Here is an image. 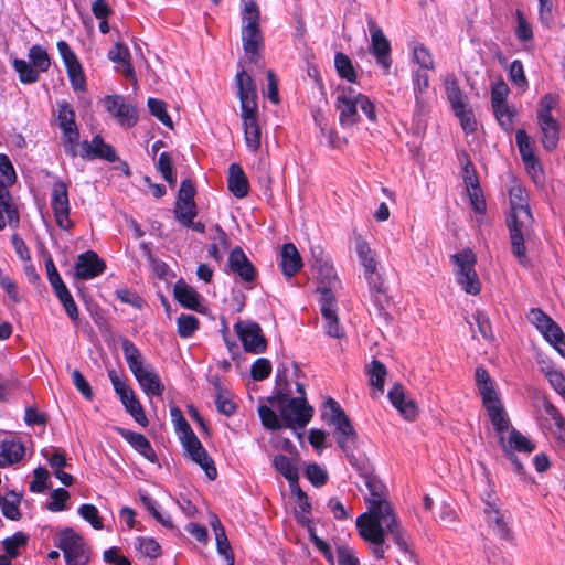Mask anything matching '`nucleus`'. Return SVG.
I'll use <instances>...</instances> for the list:
<instances>
[{"mask_svg": "<svg viewBox=\"0 0 565 565\" xmlns=\"http://www.w3.org/2000/svg\"><path fill=\"white\" fill-rule=\"evenodd\" d=\"M360 477L364 480V484L369 490V495L365 498L369 504V512L360 515L366 520H383L386 527L395 536H398L396 527L397 515L393 511L392 504L388 502V490L386 486L373 473V468L370 460L365 455H359V459H354L353 463ZM398 539V537H395Z\"/></svg>", "mask_w": 565, "mask_h": 565, "instance_id": "f257e3e1", "label": "nucleus"}, {"mask_svg": "<svg viewBox=\"0 0 565 565\" xmlns=\"http://www.w3.org/2000/svg\"><path fill=\"white\" fill-rule=\"evenodd\" d=\"M268 403L277 407L285 427L303 428L312 418L313 408L306 397H292L287 375V366L280 363L277 366L276 387Z\"/></svg>", "mask_w": 565, "mask_h": 565, "instance_id": "f03ea898", "label": "nucleus"}, {"mask_svg": "<svg viewBox=\"0 0 565 565\" xmlns=\"http://www.w3.org/2000/svg\"><path fill=\"white\" fill-rule=\"evenodd\" d=\"M510 212L507 215V226L511 243V252L522 266H527L526 246L523 231L525 228L524 218L530 217L529 194L525 188L513 184L509 189Z\"/></svg>", "mask_w": 565, "mask_h": 565, "instance_id": "7ed1b4c3", "label": "nucleus"}, {"mask_svg": "<svg viewBox=\"0 0 565 565\" xmlns=\"http://www.w3.org/2000/svg\"><path fill=\"white\" fill-rule=\"evenodd\" d=\"M356 527L359 530V534L361 537L372 543L374 546L372 548L374 557L377 559H382L385 556V536H390L394 543L398 546V548L406 555L409 556V558L414 557V553L411 550L407 541L404 536V529L402 527L398 520H396V527L398 531V539H395L396 536L390 532L386 527V523L383 520H366L363 518L356 519Z\"/></svg>", "mask_w": 565, "mask_h": 565, "instance_id": "20e7f679", "label": "nucleus"}, {"mask_svg": "<svg viewBox=\"0 0 565 565\" xmlns=\"http://www.w3.org/2000/svg\"><path fill=\"white\" fill-rule=\"evenodd\" d=\"M121 349L129 370L146 394L161 396L164 385L154 367L147 364L140 350L127 338L121 340Z\"/></svg>", "mask_w": 565, "mask_h": 565, "instance_id": "39448f33", "label": "nucleus"}, {"mask_svg": "<svg viewBox=\"0 0 565 565\" xmlns=\"http://www.w3.org/2000/svg\"><path fill=\"white\" fill-rule=\"evenodd\" d=\"M242 44L246 58L257 64L260 50L264 46V36L260 30V12L253 0H245L242 12Z\"/></svg>", "mask_w": 565, "mask_h": 565, "instance_id": "423d86ee", "label": "nucleus"}, {"mask_svg": "<svg viewBox=\"0 0 565 565\" xmlns=\"http://www.w3.org/2000/svg\"><path fill=\"white\" fill-rule=\"evenodd\" d=\"M335 108L339 111V121L343 128L353 127L360 121L358 108H360L371 121H376V113L373 103L367 96L360 93L351 95V92L341 90L335 99Z\"/></svg>", "mask_w": 565, "mask_h": 565, "instance_id": "0eeeda50", "label": "nucleus"}, {"mask_svg": "<svg viewBox=\"0 0 565 565\" xmlns=\"http://www.w3.org/2000/svg\"><path fill=\"white\" fill-rule=\"evenodd\" d=\"M75 110L67 102L57 104V122L62 131V146L66 154L75 158L79 148V130L75 121Z\"/></svg>", "mask_w": 565, "mask_h": 565, "instance_id": "6e6552de", "label": "nucleus"}, {"mask_svg": "<svg viewBox=\"0 0 565 565\" xmlns=\"http://www.w3.org/2000/svg\"><path fill=\"white\" fill-rule=\"evenodd\" d=\"M498 444L504 455L510 461L515 473L525 478L526 471L523 462L520 459V455H530V439L522 435L515 428L509 430V436H499Z\"/></svg>", "mask_w": 565, "mask_h": 565, "instance_id": "1a4fd4ad", "label": "nucleus"}, {"mask_svg": "<svg viewBox=\"0 0 565 565\" xmlns=\"http://www.w3.org/2000/svg\"><path fill=\"white\" fill-rule=\"evenodd\" d=\"M55 544L63 551L67 565H85L89 559L84 539L72 527L62 530L57 534Z\"/></svg>", "mask_w": 565, "mask_h": 565, "instance_id": "9d476101", "label": "nucleus"}, {"mask_svg": "<svg viewBox=\"0 0 565 565\" xmlns=\"http://www.w3.org/2000/svg\"><path fill=\"white\" fill-rule=\"evenodd\" d=\"M317 291L319 292L320 312L326 334L330 338L343 339L345 330L338 317V305L334 294L327 287H319Z\"/></svg>", "mask_w": 565, "mask_h": 565, "instance_id": "9b49d317", "label": "nucleus"}, {"mask_svg": "<svg viewBox=\"0 0 565 565\" xmlns=\"http://www.w3.org/2000/svg\"><path fill=\"white\" fill-rule=\"evenodd\" d=\"M532 324L543 339L565 358V333L556 321L540 308H532Z\"/></svg>", "mask_w": 565, "mask_h": 565, "instance_id": "f8f14e48", "label": "nucleus"}, {"mask_svg": "<svg viewBox=\"0 0 565 565\" xmlns=\"http://www.w3.org/2000/svg\"><path fill=\"white\" fill-rule=\"evenodd\" d=\"M327 420L334 425L337 444L345 454L349 462L353 463L354 459H359V456L354 454L358 434L351 420L347 415L340 416L339 418H327Z\"/></svg>", "mask_w": 565, "mask_h": 565, "instance_id": "ddd939ff", "label": "nucleus"}, {"mask_svg": "<svg viewBox=\"0 0 565 565\" xmlns=\"http://www.w3.org/2000/svg\"><path fill=\"white\" fill-rule=\"evenodd\" d=\"M51 206L57 226L65 231L72 228L74 224L70 220L68 191L67 184L64 181H56L53 184L51 193Z\"/></svg>", "mask_w": 565, "mask_h": 565, "instance_id": "4468645a", "label": "nucleus"}, {"mask_svg": "<svg viewBox=\"0 0 565 565\" xmlns=\"http://www.w3.org/2000/svg\"><path fill=\"white\" fill-rule=\"evenodd\" d=\"M180 440L191 460L204 470L210 480H215L217 477V470L214 461L209 456L196 435L191 434L189 437H180Z\"/></svg>", "mask_w": 565, "mask_h": 565, "instance_id": "2eb2a0df", "label": "nucleus"}, {"mask_svg": "<svg viewBox=\"0 0 565 565\" xmlns=\"http://www.w3.org/2000/svg\"><path fill=\"white\" fill-rule=\"evenodd\" d=\"M367 26L371 34L370 52L375 56L376 62L388 72L392 64L391 43L376 21L370 15H367Z\"/></svg>", "mask_w": 565, "mask_h": 565, "instance_id": "dca6fc26", "label": "nucleus"}, {"mask_svg": "<svg viewBox=\"0 0 565 565\" xmlns=\"http://www.w3.org/2000/svg\"><path fill=\"white\" fill-rule=\"evenodd\" d=\"M234 328L246 352L253 354L265 352L267 342L258 323L239 321L235 323Z\"/></svg>", "mask_w": 565, "mask_h": 565, "instance_id": "f3484780", "label": "nucleus"}, {"mask_svg": "<svg viewBox=\"0 0 565 565\" xmlns=\"http://www.w3.org/2000/svg\"><path fill=\"white\" fill-rule=\"evenodd\" d=\"M105 262L94 250H87L77 256L74 266V277L78 280H89L104 273Z\"/></svg>", "mask_w": 565, "mask_h": 565, "instance_id": "a211bd4d", "label": "nucleus"}, {"mask_svg": "<svg viewBox=\"0 0 565 565\" xmlns=\"http://www.w3.org/2000/svg\"><path fill=\"white\" fill-rule=\"evenodd\" d=\"M104 106L117 121L124 127H132L137 122L136 109L132 105L126 103L120 95H107L104 97Z\"/></svg>", "mask_w": 565, "mask_h": 565, "instance_id": "6ab92c4d", "label": "nucleus"}, {"mask_svg": "<svg viewBox=\"0 0 565 565\" xmlns=\"http://www.w3.org/2000/svg\"><path fill=\"white\" fill-rule=\"evenodd\" d=\"M235 82L237 86V95L241 103V111H249L258 109V96L256 85L244 68L236 73Z\"/></svg>", "mask_w": 565, "mask_h": 565, "instance_id": "aec40b11", "label": "nucleus"}, {"mask_svg": "<svg viewBox=\"0 0 565 565\" xmlns=\"http://www.w3.org/2000/svg\"><path fill=\"white\" fill-rule=\"evenodd\" d=\"M81 151L77 156H81L85 160L104 159L108 162H115L118 160L116 150L106 143L99 135H96L92 141L79 142Z\"/></svg>", "mask_w": 565, "mask_h": 565, "instance_id": "412c9836", "label": "nucleus"}, {"mask_svg": "<svg viewBox=\"0 0 565 565\" xmlns=\"http://www.w3.org/2000/svg\"><path fill=\"white\" fill-rule=\"evenodd\" d=\"M497 501L498 498L494 497L492 490L487 493V497L483 499L486 519L489 526H491L499 536L508 539V523L504 519V514L498 508Z\"/></svg>", "mask_w": 565, "mask_h": 565, "instance_id": "4be33fe9", "label": "nucleus"}, {"mask_svg": "<svg viewBox=\"0 0 565 565\" xmlns=\"http://www.w3.org/2000/svg\"><path fill=\"white\" fill-rule=\"evenodd\" d=\"M228 266L244 282L252 284L257 270L241 247H235L228 257Z\"/></svg>", "mask_w": 565, "mask_h": 565, "instance_id": "5701e85b", "label": "nucleus"}, {"mask_svg": "<svg viewBox=\"0 0 565 565\" xmlns=\"http://www.w3.org/2000/svg\"><path fill=\"white\" fill-rule=\"evenodd\" d=\"M241 117L243 120L244 138L246 146L250 151L256 152L259 150L262 145V132L258 122V109L241 111Z\"/></svg>", "mask_w": 565, "mask_h": 565, "instance_id": "b1692460", "label": "nucleus"}, {"mask_svg": "<svg viewBox=\"0 0 565 565\" xmlns=\"http://www.w3.org/2000/svg\"><path fill=\"white\" fill-rule=\"evenodd\" d=\"M388 398L392 405L407 420H414L417 417V405L413 399L406 396L404 387L395 384L388 392Z\"/></svg>", "mask_w": 565, "mask_h": 565, "instance_id": "393cba45", "label": "nucleus"}, {"mask_svg": "<svg viewBox=\"0 0 565 565\" xmlns=\"http://www.w3.org/2000/svg\"><path fill=\"white\" fill-rule=\"evenodd\" d=\"M19 221V213L12 203L10 192L4 182L0 180V231H2L7 224L17 227Z\"/></svg>", "mask_w": 565, "mask_h": 565, "instance_id": "a878e982", "label": "nucleus"}, {"mask_svg": "<svg viewBox=\"0 0 565 565\" xmlns=\"http://www.w3.org/2000/svg\"><path fill=\"white\" fill-rule=\"evenodd\" d=\"M413 90L415 95V110L418 115L426 113L428 106L427 89L429 76L425 71L417 70L412 74Z\"/></svg>", "mask_w": 565, "mask_h": 565, "instance_id": "bb28decb", "label": "nucleus"}, {"mask_svg": "<svg viewBox=\"0 0 565 565\" xmlns=\"http://www.w3.org/2000/svg\"><path fill=\"white\" fill-rule=\"evenodd\" d=\"M118 433L147 460L153 463L158 461L157 454L145 435L125 428H119Z\"/></svg>", "mask_w": 565, "mask_h": 565, "instance_id": "cd10ccee", "label": "nucleus"}, {"mask_svg": "<svg viewBox=\"0 0 565 565\" xmlns=\"http://www.w3.org/2000/svg\"><path fill=\"white\" fill-rule=\"evenodd\" d=\"M355 250L364 268L365 278L371 280L380 276L376 273L377 262L375 255L369 243L361 235L355 236Z\"/></svg>", "mask_w": 565, "mask_h": 565, "instance_id": "c85d7f7f", "label": "nucleus"}, {"mask_svg": "<svg viewBox=\"0 0 565 565\" xmlns=\"http://www.w3.org/2000/svg\"><path fill=\"white\" fill-rule=\"evenodd\" d=\"M107 57L117 64V68L128 78H135V70L131 65L130 52L122 42H116L114 47L108 51Z\"/></svg>", "mask_w": 565, "mask_h": 565, "instance_id": "c756f323", "label": "nucleus"}, {"mask_svg": "<svg viewBox=\"0 0 565 565\" xmlns=\"http://www.w3.org/2000/svg\"><path fill=\"white\" fill-rule=\"evenodd\" d=\"M280 256H281L280 266H281V270L285 276L292 277L302 267L301 256L294 244H291V243L284 244L282 248H281Z\"/></svg>", "mask_w": 565, "mask_h": 565, "instance_id": "7c9ffc66", "label": "nucleus"}, {"mask_svg": "<svg viewBox=\"0 0 565 565\" xmlns=\"http://www.w3.org/2000/svg\"><path fill=\"white\" fill-rule=\"evenodd\" d=\"M227 188L238 199L248 194V180L238 163H232L228 168Z\"/></svg>", "mask_w": 565, "mask_h": 565, "instance_id": "2f4dec72", "label": "nucleus"}, {"mask_svg": "<svg viewBox=\"0 0 565 565\" xmlns=\"http://www.w3.org/2000/svg\"><path fill=\"white\" fill-rule=\"evenodd\" d=\"M125 409L134 417V419L141 426L148 425V418L145 415L140 402L137 399L132 388L129 386L118 394Z\"/></svg>", "mask_w": 565, "mask_h": 565, "instance_id": "473e14b6", "label": "nucleus"}, {"mask_svg": "<svg viewBox=\"0 0 565 565\" xmlns=\"http://www.w3.org/2000/svg\"><path fill=\"white\" fill-rule=\"evenodd\" d=\"M211 526L215 534L217 552L224 556L227 565H234V554L231 544L227 540L225 529L216 515H213Z\"/></svg>", "mask_w": 565, "mask_h": 565, "instance_id": "72a5a7b5", "label": "nucleus"}, {"mask_svg": "<svg viewBox=\"0 0 565 565\" xmlns=\"http://www.w3.org/2000/svg\"><path fill=\"white\" fill-rule=\"evenodd\" d=\"M371 290V297L373 303L377 310V316L386 318V307L390 302V298L386 294V289L384 287V281L381 276H376V278L367 280Z\"/></svg>", "mask_w": 565, "mask_h": 565, "instance_id": "f704fd0d", "label": "nucleus"}, {"mask_svg": "<svg viewBox=\"0 0 565 565\" xmlns=\"http://www.w3.org/2000/svg\"><path fill=\"white\" fill-rule=\"evenodd\" d=\"M541 131V141L547 151L556 149L559 140V124L554 119L537 121Z\"/></svg>", "mask_w": 565, "mask_h": 565, "instance_id": "c9c22d12", "label": "nucleus"}, {"mask_svg": "<svg viewBox=\"0 0 565 565\" xmlns=\"http://www.w3.org/2000/svg\"><path fill=\"white\" fill-rule=\"evenodd\" d=\"M486 411L498 437L510 430L511 422L502 402L486 407Z\"/></svg>", "mask_w": 565, "mask_h": 565, "instance_id": "e433bc0d", "label": "nucleus"}, {"mask_svg": "<svg viewBox=\"0 0 565 565\" xmlns=\"http://www.w3.org/2000/svg\"><path fill=\"white\" fill-rule=\"evenodd\" d=\"M173 294L174 298L185 308L196 310L200 306L199 294L182 280L175 282Z\"/></svg>", "mask_w": 565, "mask_h": 565, "instance_id": "4c0bfd02", "label": "nucleus"}, {"mask_svg": "<svg viewBox=\"0 0 565 565\" xmlns=\"http://www.w3.org/2000/svg\"><path fill=\"white\" fill-rule=\"evenodd\" d=\"M315 268L319 279L318 288L327 287L330 289V291H332V288H335L339 285L334 268L328 260L317 259L315 263Z\"/></svg>", "mask_w": 565, "mask_h": 565, "instance_id": "58836bf2", "label": "nucleus"}, {"mask_svg": "<svg viewBox=\"0 0 565 565\" xmlns=\"http://www.w3.org/2000/svg\"><path fill=\"white\" fill-rule=\"evenodd\" d=\"M215 235L211 237L212 244L209 246V256L221 263L223 259V252L230 247V238L227 234L221 228L220 225H215Z\"/></svg>", "mask_w": 565, "mask_h": 565, "instance_id": "ea45409f", "label": "nucleus"}, {"mask_svg": "<svg viewBox=\"0 0 565 565\" xmlns=\"http://www.w3.org/2000/svg\"><path fill=\"white\" fill-rule=\"evenodd\" d=\"M451 260L456 266V279L458 276H463L466 274H470V271L476 270V255L469 248L451 255Z\"/></svg>", "mask_w": 565, "mask_h": 565, "instance_id": "a19ab883", "label": "nucleus"}, {"mask_svg": "<svg viewBox=\"0 0 565 565\" xmlns=\"http://www.w3.org/2000/svg\"><path fill=\"white\" fill-rule=\"evenodd\" d=\"M274 466L278 472H280L289 482L290 488L297 486L298 482V469L291 462V460L285 455H277L274 458Z\"/></svg>", "mask_w": 565, "mask_h": 565, "instance_id": "79ce46f5", "label": "nucleus"}, {"mask_svg": "<svg viewBox=\"0 0 565 565\" xmlns=\"http://www.w3.org/2000/svg\"><path fill=\"white\" fill-rule=\"evenodd\" d=\"M21 498L14 492H10L4 497H0V508L2 514L13 521L21 519V512L19 509Z\"/></svg>", "mask_w": 565, "mask_h": 565, "instance_id": "37998d69", "label": "nucleus"}, {"mask_svg": "<svg viewBox=\"0 0 565 565\" xmlns=\"http://www.w3.org/2000/svg\"><path fill=\"white\" fill-rule=\"evenodd\" d=\"M13 67L19 74V79L24 84L35 83L40 78V71L30 62L21 58H14Z\"/></svg>", "mask_w": 565, "mask_h": 565, "instance_id": "c03bdc74", "label": "nucleus"}, {"mask_svg": "<svg viewBox=\"0 0 565 565\" xmlns=\"http://www.w3.org/2000/svg\"><path fill=\"white\" fill-rule=\"evenodd\" d=\"M444 87L451 108L459 107L463 103L462 92L459 87L458 79L454 74H448L444 78Z\"/></svg>", "mask_w": 565, "mask_h": 565, "instance_id": "a18cd8bd", "label": "nucleus"}, {"mask_svg": "<svg viewBox=\"0 0 565 565\" xmlns=\"http://www.w3.org/2000/svg\"><path fill=\"white\" fill-rule=\"evenodd\" d=\"M559 103V96L554 93L544 95L537 105V121L554 119L552 110H554Z\"/></svg>", "mask_w": 565, "mask_h": 565, "instance_id": "49530a36", "label": "nucleus"}, {"mask_svg": "<svg viewBox=\"0 0 565 565\" xmlns=\"http://www.w3.org/2000/svg\"><path fill=\"white\" fill-rule=\"evenodd\" d=\"M53 290H54L56 297L58 298V300L61 301V303L63 305L67 316L73 321H77L78 320V309H77V306H76L70 290L65 286V284L58 286L57 288H54Z\"/></svg>", "mask_w": 565, "mask_h": 565, "instance_id": "de8ad7c7", "label": "nucleus"}, {"mask_svg": "<svg viewBox=\"0 0 565 565\" xmlns=\"http://www.w3.org/2000/svg\"><path fill=\"white\" fill-rule=\"evenodd\" d=\"M29 536L23 532H17L12 536L6 537L2 542L3 551L9 557H17L20 548L25 547Z\"/></svg>", "mask_w": 565, "mask_h": 565, "instance_id": "09e8293b", "label": "nucleus"}, {"mask_svg": "<svg viewBox=\"0 0 565 565\" xmlns=\"http://www.w3.org/2000/svg\"><path fill=\"white\" fill-rule=\"evenodd\" d=\"M174 217L181 224H191L192 220L196 216V205L194 201H179L175 202Z\"/></svg>", "mask_w": 565, "mask_h": 565, "instance_id": "8fccbe9b", "label": "nucleus"}, {"mask_svg": "<svg viewBox=\"0 0 565 565\" xmlns=\"http://www.w3.org/2000/svg\"><path fill=\"white\" fill-rule=\"evenodd\" d=\"M148 108L152 116H154L161 124L168 128H173V122L169 114L167 113V104L158 98H148Z\"/></svg>", "mask_w": 565, "mask_h": 565, "instance_id": "3c124183", "label": "nucleus"}, {"mask_svg": "<svg viewBox=\"0 0 565 565\" xmlns=\"http://www.w3.org/2000/svg\"><path fill=\"white\" fill-rule=\"evenodd\" d=\"M334 65H335L338 74L342 78H344L351 83L356 82V74H355L354 67L352 65V62L344 53L339 52L335 54Z\"/></svg>", "mask_w": 565, "mask_h": 565, "instance_id": "603ef678", "label": "nucleus"}, {"mask_svg": "<svg viewBox=\"0 0 565 565\" xmlns=\"http://www.w3.org/2000/svg\"><path fill=\"white\" fill-rule=\"evenodd\" d=\"M413 60L422 71H434L435 62L429 50L424 44H415L413 47Z\"/></svg>", "mask_w": 565, "mask_h": 565, "instance_id": "864d4df0", "label": "nucleus"}, {"mask_svg": "<svg viewBox=\"0 0 565 565\" xmlns=\"http://www.w3.org/2000/svg\"><path fill=\"white\" fill-rule=\"evenodd\" d=\"M29 62L36 67L40 73H44L51 65L50 56L44 47L41 45H33L29 50Z\"/></svg>", "mask_w": 565, "mask_h": 565, "instance_id": "5fc2aeb1", "label": "nucleus"}, {"mask_svg": "<svg viewBox=\"0 0 565 565\" xmlns=\"http://www.w3.org/2000/svg\"><path fill=\"white\" fill-rule=\"evenodd\" d=\"M258 415L262 424L270 430H279L285 427L284 422L279 419L278 415L268 406L262 405L258 407Z\"/></svg>", "mask_w": 565, "mask_h": 565, "instance_id": "6e6d98bb", "label": "nucleus"}, {"mask_svg": "<svg viewBox=\"0 0 565 565\" xmlns=\"http://www.w3.org/2000/svg\"><path fill=\"white\" fill-rule=\"evenodd\" d=\"M217 388V395L215 398V404L218 413L231 416L236 412V404L232 401L230 397V393L222 390L220 385H216Z\"/></svg>", "mask_w": 565, "mask_h": 565, "instance_id": "4d7b16f0", "label": "nucleus"}, {"mask_svg": "<svg viewBox=\"0 0 565 565\" xmlns=\"http://www.w3.org/2000/svg\"><path fill=\"white\" fill-rule=\"evenodd\" d=\"M136 548L143 555L150 558H157L161 555L160 544L151 537H138Z\"/></svg>", "mask_w": 565, "mask_h": 565, "instance_id": "13d9d810", "label": "nucleus"}, {"mask_svg": "<svg viewBox=\"0 0 565 565\" xmlns=\"http://www.w3.org/2000/svg\"><path fill=\"white\" fill-rule=\"evenodd\" d=\"M455 115L460 119L461 127L466 134L473 132L477 127V121L473 117L471 109L466 107V104L460 105L458 108H452Z\"/></svg>", "mask_w": 565, "mask_h": 565, "instance_id": "bf43d9fd", "label": "nucleus"}, {"mask_svg": "<svg viewBox=\"0 0 565 565\" xmlns=\"http://www.w3.org/2000/svg\"><path fill=\"white\" fill-rule=\"evenodd\" d=\"M199 328V320L192 315L182 313L178 318V333L181 338H190Z\"/></svg>", "mask_w": 565, "mask_h": 565, "instance_id": "052dcab7", "label": "nucleus"}, {"mask_svg": "<svg viewBox=\"0 0 565 565\" xmlns=\"http://www.w3.org/2000/svg\"><path fill=\"white\" fill-rule=\"evenodd\" d=\"M492 109L501 127L507 131L511 130L516 115L515 110L510 108L507 103H501L499 107Z\"/></svg>", "mask_w": 565, "mask_h": 565, "instance_id": "680f3d73", "label": "nucleus"}, {"mask_svg": "<svg viewBox=\"0 0 565 565\" xmlns=\"http://www.w3.org/2000/svg\"><path fill=\"white\" fill-rule=\"evenodd\" d=\"M1 450L12 460V463L20 461L25 451L23 444L14 438L4 440Z\"/></svg>", "mask_w": 565, "mask_h": 565, "instance_id": "e2e57ef3", "label": "nucleus"}, {"mask_svg": "<svg viewBox=\"0 0 565 565\" xmlns=\"http://www.w3.org/2000/svg\"><path fill=\"white\" fill-rule=\"evenodd\" d=\"M72 87L75 90H84L86 81L79 62L65 66Z\"/></svg>", "mask_w": 565, "mask_h": 565, "instance_id": "0e129e2a", "label": "nucleus"}, {"mask_svg": "<svg viewBox=\"0 0 565 565\" xmlns=\"http://www.w3.org/2000/svg\"><path fill=\"white\" fill-rule=\"evenodd\" d=\"M457 282L470 295H478L481 290V282L476 270L463 276H458Z\"/></svg>", "mask_w": 565, "mask_h": 565, "instance_id": "69168bd1", "label": "nucleus"}, {"mask_svg": "<svg viewBox=\"0 0 565 565\" xmlns=\"http://www.w3.org/2000/svg\"><path fill=\"white\" fill-rule=\"evenodd\" d=\"M385 375H386L385 365L377 360L372 361L371 369H370L371 385L382 392L383 387H384Z\"/></svg>", "mask_w": 565, "mask_h": 565, "instance_id": "338daca9", "label": "nucleus"}, {"mask_svg": "<svg viewBox=\"0 0 565 565\" xmlns=\"http://www.w3.org/2000/svg\"><path fill=\"white\" fill-rule=\"evenodd\" d=\"M78 513L84 520L89 522L95 530L103 529V521L95 505L88 503L82 504L81 508L78 509Z\"/></svg>", "mask_w": 565, "mask_h": 565, "instance_id": "774afa93", "label": "nucleus"}]
</instances>
